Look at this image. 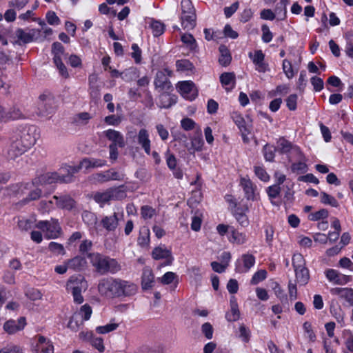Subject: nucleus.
Returning <instances> with one entry per match:
<instances>
[{
    "label": "nucleus",
    "instance_id": "f257e3e1",
    "mask_svg": "<svg viewBox=\"0 0 353 353\" xmlns=\"http://www.w3.org/2000/svg\"><path fill=\"white\" fill-rule=\"evenodd\" d=\"M137 290V285L134 283L112 277L101 279L98 284L99 293L110 299L130 296L134 295Z\"/></svg>",
    "mask_w": 353,
    "mask_h": 353
},
{
    "label": "nucleus",
    "instance_id": "f03ea898",
    "mask_svg": "<svg viewBox=\"0 0 353 353\" xmlns=\"http://www.w3.org/2000/svg\"><path fill=\"white\" fill-rule=\"evenodd\" d=\"M79 170V168L65 165L59 170V172H47L34 178L31 184L34 187H39L58 182L70 183L73 181L74 174Z\"/></svg>",
    "mask_w": 353,
    "mask_h": 353
},
{
    "label": "nucleus",
    "instance_id": "7ed1b4c3",
    "mask_svg": "<svg viewBox=\"0 0 353 353\" xmlns=\"http://www.w3.org/2000/svg\"><path fill=\"white\" fill-rule=\"evenodd\" d=\"M87 256L96 272L101 275L108 273L115 274L121 270V265L114 259L97 252L89 253Z\"/></svg>",
    "mask_w": 353,
    "mask_h": 353
},
{
    "label": "nucleus",
    "instance_id": "20e7f679",
    "mask_svg": "<svg viewBox=\"0 0 353 353\" xmlns=\"http://www.w3.org/2000/svg\"><path fill=\"white\" fill-rule=\"evenodd\" d=\"M88 288L87 281L81 276H72L66 283V290L71 292L75 303L81 304L84 299L81 294L82 291H85Z\"/></svg>",
    "mask_w": 353,
    "mask_h": 353
},
{
    "label": "nucleus",
    "instance_id": "39448f33",
    "mask_svg": "<svg viewBox=\"0 0 353 353\" xmlns=\"http://www.w3.org/2000/svg\"><path fill=\"white\" fill-rule=\"evenodd\" d=\"M36 227L45 232V237L48 239H57L63 234L61 227L57 219H51L50 221H40Z\"/></svg>",
    "mask_w": 353,
    "mask_h": 353
},
{
    "label": "nucleus",
    "instance_id": "423d86ee",
    "mask_svg": "<svg viewBox=\"0 0 353 353\" xmlns=\"http://www.w3.org/2000/svg\"><path fill=\"white\" fill-rule=\"evenodd\" d=\"M57 104L54 97L50 94H43L39 97L38 103L39 114L48 117L55 112Z\"/></svg>",
    "mask_w": 353,
    "mask_h": 353
},
{
    "label": "nucleus",
    "instance_id": "0eeeda50",
    "mask_svg": "<svg viewBox=\"0 0 353 353\" xmlns=\"http://www.w3.org/2000/svg\"><path fill=\"white\" fill-rule=\"evenodd\" d=\"M172 75V71L168 68L159 70L154 79V85L159 92L170 91L172 85L168 77Z\"/></svg>",
    "mask_w": 353,
    "mask_h": 353
},
{
    "label": "nucleus",
    "instance_id": "6e6552de",
    "mask_svg": "<svg viewBox=\"0 0 353 353\" xmlns=\"http://www.w3.org/2000/svg\"><path fill=\"white\" fill-rule=\"evenodd\" d=\"M52 53L54 55L53 61L57 69L59 70L60 75L64 78L69 77L68 72L65 65L62 62V57H65L66 54L64 52V48L63 46H53L52 48Z\"/></svg>",
    "mask_w": 353,
    "mask_h": 353
},
{
    "label": "nucleus",
    "instance_id": "1a4fd4ad",
    "mask_svg": "<svg viewBox=\"0 0 353 353\" xmlns=\"http://www.w3.org/2000/svg\"><path fill=\"white\" fill-rule=\"evenodd\" d=\"M36 128L34 126L26 127L21 130L14 132V134H18L19 140L23 143L27 149H29L34 145L37 141Z\"/></svg>",
    "mask_w": 353,
    "mask_h": 353
},
{
    "label": "nucleus",
    "instance_id": "9d476101",
    "mask_svg": "<svg viewBox=\"0 0 353 353\" xmlns=\"http://www.w3.org/2000/svg\"><path fill=\"white\" fill-rule=\"evenodd\" d=\"M27 148L19 140L18 134H13L10 137V144L8 150V157L10 159H15L27 151Z\"/></svg>",
    "mask_w": 353,
    "mask_h": 353
},
{
    "label": "nucleus",
    "instance_id": "9b49d317",
    "mask_svg": "<svg viewBox=\"0 0 353 353\" xmlns=\"http://www.w3.org/2000/svg\"><path fill=\"white\" fill-rule=\"evenodd\" d=\"M176 88L182 97L190 101L195 99L198 96V90L195 84L191 81L179 82Z\"/></svg>",
    "mask_w": 353,
    "mask_h": 353
},
{
    "label": "nucleus",
    "instance_id": "f8f14e48",
    "mask_svg": "<svg viewBox=\"0 0 353 353\" xmlns=\"http://www.w3.org/2000/svg\"><path fill=\"white\" fill-rule=\"evenodd\" d=\"M248 57L252 61L256 70L259 72L265 73L270 71L269 64L265 61V54L261 50L250 52Z\"/></svg>",
    "mask_w": 353,
    "mask_h": 353
},
{
    "label": "nucleus",
    "instance_id": "ddd939ff",
    "mask_svg": "<svg viewBox=\"0 0 353 353\" xmlns=\"http://www.w3.org/2000/svg\"><path fill=\"white\" fill-rule=\"evenodd\" d=\"M125 174L116 171L114 168L109 169L105 172L97 173L94 179L99 183H105L110 181H123Z\"/></svg>",
    "mask_w": 353,
    "mask_h": 353
},
{
    "label": "nucleus",
    "instance_id": "4468645a",
    "mask_svg": "<svg viewBox=\"0 0 353 353\" xmlns=\"http://www.w3.org/2000/svg\"><path fill=\"white\" fill-rule=\"evenodd\" d=\"M15 34L19 41L28 43L37 40L40 35V30L37 29L23 30L19 28L17 30Z\"/></svg>",
    "mask_w": 353,
    "mask_h": 353
},
{
    "label": "nucleus",
    "instance_id": "2eb2a0df",
    "mask_svg": "<svg viewBox=\"0 0 353 353\" xmlns=\"http://www.w3.org/2000/svg\"><path fill=\"white\" fill-rule=\"evenodd\" d=\"M152 256L154 260L165 259V265H171L174 261L171 250L167 249L165 245L154 248L152 252Z\"/></svg>",
    "mask_w": 353,
    "mask_h": 353
},
{
    "label": "nucleus",
    "instance_id": "dca6fc26",
    "mask_svg": "<svg viewBox=\"0 0 353 353\" xmlns=\"http://www.w3.org/2000/svg\"><path fill=\"white\" fill-rule=\"evenodd\" d=\"M26 325L25 317H20L17 321L10 319L3 324V330L8 334H14L23 330Z\"/></svg>",
    "mask_w": 353,
    "mask_h": 353
},
{
    "label": "nucleus",
    "instance_id": "f3484780",
    "mask_svg": "<svg viewBox=\"0 0 353 353\" xmlns=\"http://www.w3.org/2000/svg\"><path fill=\"white\" fill-rule=\"evenodd\" d=\"M325 274L329 281L336 285H344L350 281L348 276L342 274L334 269H328Z\"/></svg>",
    "mask_w": 353,
    "mask_h": 353
},
{
    "label": "nucleus",
    "instance_id": "a211bd4d",
    "mask_svg": "<svg viewBox=\"0 0 353 353\" xmlns=\"http://www.w3.org/2000/svg\"><path fill=\"white\" fill-rule=\"evenodd\" d=\"M161 92L159 97V103L158 104L160 108L168 109L176 103L177 97L176 95L170 94L169 91Z\"/></svg>",
    "mask_w": 353,
    "mask_h": 353
},
{
    "label": "nucleus",
    "instance_id": "6ab92c4d",
    "mask_svg": "<svg viewBox=\"0 0 353 353\" xmlns=\"http://www.w3.org/2000/svg\"><path fill=\"white\" fill-rule=\"evenodd\" d=\"M69 266V269L76 272L83 270L87 266V261L84 256L77 255L74 257L65 261Z\"/></svg>",
    "mask_w": 353,
    "mask_h": 353
},
{
    "label": "nucleus",
    "instance_id": "aec40b11",
    "mask_svg": "<svg viewBox=\"0 0 353 353\" xmlns=\"http://www.w3.org/2000/svg\"><path fill=\"white\" fill-rule=\"evenodd\" d=\"M137 142L143 149L145 152L150 155L151 154V141L149 138V134L146 129L142 128L137 134Z\"/></svg>",
    "mask_w": 353,
    "mask_h": 353
},
{
    "label": "nucleus",
    "instance_id": "412c9836",
    "mask_svg": "<svg viewBox=\"0 0 353 353\" xmlns=\"http://www.w3.org/2000/svg\"><path fill=\"white\" fill-rule=\"evenodd\" d=\"M106 138L112 141L111 144H114L115 146L123 148L125 146V141L123 135L119 131L109 129L104 132Z\"/></svg>",
    "mask_w": 353,
    "mask_h": 353
},
{
    "label": "nucleus",
    "instance_id": "4be33fe9",
    "mask_svg": "<svg viewBox=\"0 0 353 353\" xmlns=\"http://www.w3.org/2000/svg\"><path fill=\"white\" fill-rule=\"evenodd\" d=\"M278 147L279 152L282 154H288L291 150H294L299 155H301V158H304L303 154L300 151L299 147L293 145L291 142L285 139V138H281L278 141Z\"/></svg>",
    "mask_w": 353,
    "mask_h": 353
},
{
    "label": "nucleus",
    "instance_id": "5701e85b",
    "mask_svg": "<svg viewBox=\"0 0 353 353\" xmlns=\"http://www.w3.org/2000/svg\"><path fill=\"white\" fill-rule=\"evenodd\" d=\"M240 185L242 187L245 196L248 200H254L255 197L256 186L250 179L241 178Z\"/></svg>",
    "mask_w": 353,
    "mask_h": 353
},
{
    "label": "nucleus",
    "instance_id": "b1692460",
    "mask_svg": "<svg viewBox=\"0 0 353 353\" xmlns=\"http://www.w3.org/2000/svg\"><path fill=\"white\" fill-rule=\"evenodd\" d=\"M106 165V161L101 159L85 158L81 162L79 166L77 168H85L86 170L90 168H100ZM76 168L75 166H74Z\"/></svg>",
    "mask_w": 353,
    "mask_h": 353
},
{
    "label": "nucleus",
    "instance_id": "393cba45",
    "mask_svg": "<svg viewBox=\"0 0 353 353\" xmlns=\"http://www.w3.org/2000/svg\"><path fill=\"white\" fill-rule=\"evenodd\" d=\"M101 225L108 232L114 231L119 225V219L117 213L104 216L101 221Z\"/></svg>",
    "mask_w": 353,
    "mask_h": 353
},
{
    "label": "nucleus",
    "instance_id": "a878e982",
    "mask_svg": "<svg viewBox=\"0 0 353 353\" xmlns=\"http://www.w3.org/2000/svg\"><path fill=\"white\" fill-rule=\"evenodd\" d=\"M332 294L338 295L340 298L345 300L350 305L353 306V289L335 288L330 290Z\"/></svg>",
    "mask_w": 353,
    "mask_h": 353
},
{
    "label": "nucleus",
    "instance_id": "bb28decb",
    "mask_svg": "<svg viewBox=\"0 0 353 353\" xmlns=\"http://www.w3.org/2000/svg\"><path fill=\"white\" fill-rule=\"evenodd\" d=\"M53 199L56 200V205L58 208L65 210H71L74 206V199L69 195H61L53 196Z\"/></svg>",
    "mask_w": 353,
    "mask_h": 353
},
{
    "label": "nucleus",
    "instance_id": "cd10ccee",
    "mask_svg": "<svg viewBox=\"0 0 353 353\" xmlns=\"http://www.w3.org/2000/svg\"><path fill=\"white\" fill-rule=\"evenodd\" d=\"M243 266L236 265V272L239 273H244L249 271V270L255 264V257L251 254H244L241 256Z\"/></svg>",
    "mask_w": 353,
    "mask_h": 353
},
{
    "label": "nucleus",
    "instance_id": "c85d7f7f",
    "mask_svg": "<svg viewBox=\"0 0 353 353\" xmlns=\"http://www.w3.org/2000/svg\"><path fill=\"white\" fill-rule=\"evenodd\" d=\"M154 283V276L153 272L150 268H144L141 278V286L143 290H147L151 289Z\"/></svg>",
    "mask_w": 353,
    "mask_h": 353
},
{
    "label": "nucleus",
    "instance_id": "c756f323",
    "mask_svg": "<svg viewBox=\"0 0 353 353\" xmlns=\"http://www.w3.org/2000/svg\"><path fill=\"white\" fill-rule=\"evenodd\" d=\"M290 0H280L276 5L274 13L278 21H283L287 17V6L289 4Z\"/></svg>",
    "mask_w": 353,
    "mask_h": 353
},
{
    "label": "nucleus",
    "instance_id": "7c9ffc66",
    "mask_svg": "<svg viewBox=\"0 0 353 353\" xmlns=\"http://www.w3.org/2000/svg\"><path fill=\"white\" fill-rule=\"evenodd\" d=\"M37 353H53V345L47 339L39 336L37 344Z\"/></svg>",
    "mask_w": 353,
    "mask_h": 353
},
{
    "label": "nucleus",
    "instance_id": "2f4dec72",
    "mask_svg": "<svg viewBox=\"0 0 353 353\" xmlns=\"http://www.w3.org/2000/svg\"><path fill=\"white\" fill-rule=\"evenodd\" d=\"M220 81L228 91L233 89L235 85V74L233 72H224L220 76Z\"/></svg>",
    "mask_w": 353,
    "mask_h": 353
},
{
    "label": "nucleus",
    "instance_id": "473e14b6",
    "mask_svg": "<svg viewBox=\"0 0 353 353\" xmlns=\"http://www.w3.org/2000/svg\"><path fill=\"white\" fill-rule=\"evenodd\" d=\"M196 14L191 12L190 14H181V25L184 29L192 30L196 26Z\"/></svg>",
    "mask_w": 353,
    "mask_h": 353
},
{
    "label": "nucleus",
    "instance_id": "72a5a7b5",
    "mask_svg": "<svg viewBox=\"0 0 353 353\" xmlns=\"http://www.w3.org/2000/svg\"><path fill=\"white\" fill-rule=\"evenodd\" d=\"M296 279L301 285H306L310 279V273L308 269L305 266L301 268L294 269Z\"/></svg>",
    "mask_w": 353,
    "mask_h": 353
},
{
    "label": "nucleus",
    "instance_id": "f704fd0d",
    "mask_svg": "<svg viewBox=\"0 0 353 353\" xmlns=\"http://www.w3.org/2000/svg\"><path fill=\"white\" fill-rule=\"evenodd\" d=\"M91 198H92L96 203L100 204L101 206H103L105 203L110 201L109 188L103 192H93L91 195Z\"/></svg>",
    "mask_w": 353,
    "mask_h": 353
},
{
    "label": "nucleus",
    "instance_id": "c9c22d12",
    "mask_svg": "<svg viewBox=\"0 0 353 353\" xmlns=\"http://www.w3.org/2000/svg\"><path fill=\"white\" fill-rule=\"evenodd\" d=\"M219 52V63L223 66L228 65L232 61V56L229 49L226 46H220Z\"/></svg>",
    "mask_w": 353,
    "mask_h": 353
},
{
    "label": "nucleus",
    "instance_id": "e433bc0d",
    "mask_svg": "<svg viewBox=\"0 0 353 353\" xmlns=\"http://www.w3.org/2000/svg\"><path fill=\"white\" fill-rule=\"evenodd\" d=\"M150 230L148 227H143L137 239L138 244L141 247H146L150 243Z\"/></svg>",
    "mask_w": 353,
    "mask_h": 353
},
{
    "label": "nucleus",
    "instance_id": "4c0bfd02",
    "mask_svg": "<svg viewBox=\"0 0 353 353\" xmlns=\"http://www.w3.org/2000/svg\"><path fill=\"white\" fill-rule=\"evenodd\" d=\"M232 119L241 133H243V135H245V132H250L249 128L245 125V119L240 114L236 112L233 113Z\"/></svg>",
    "mask_w": 353,
    "mask_h": 353
},
{
    "label": "nucleus",
    "instance_id": "58836bf2",
    "mask_svg": "<svg viewBox=\"0 0 353 353\" xmlns=\"http://www.w3.org/2000/svg\"><path fill=\"white\" fill-rule=\"evenodd\" d=\"M231 237L230 241L232 243H236L239 245L243 244L247 241V236L245 233L239 232L237 230H234L232 228L231 230Z\"/></svg>",
    "mask_w": 353,
    "mask_h": 353
},
{
    "label": "nucleus",
    "instance_id": "ea45409f",
    "mask_svg": "<svg viewBox=\"0 0 353 353\" xmlns=\"http://www.w3.org/2000/svg\"><path fill=\"white\" fill-rule=\"evenodd\" d=\"M150 28L152 29L154 37H159L165 31V25L162 22L154 19H152L150 23Z\"/></svg>",
    "mask_w": 353,
    "mask_h": 353
},
{
    "label": "nucleus",
    "instance_id": "a19ab883",
    "mask_svg": "<svg viewBox=\"0 0 353 353\" xmlns=\"http://www.w3.org/2000/svg\"><path fill=\"white\" fill-rule=\"evenodd\" d=\"M137 70L134 68H131L128 70H126L125 72L120 73L117 70H112L111 71L112 77H118L121 76L122 79H123L125 81H128L129 79L128 78V76H131L133 74L134 77H137Z\"/></svg>",
    "mask_w": 353,
    "mask_h": 353
},
{
    "label": "nucleus",
    "instance_id": "79ce46f5",
    "mask_svg": "<svg viewBox=\"0 0 353 353\" xmlns=\"http://www.w3.org/2000/svg\"><path fill=\"white\" fill-rule=\"evenodd\" d=\"M41 195L42 190L40 188H37L34 190L30 191L27 196L21 201V203L23 204H27L30 201H37L41 197Z\"/></svg>",
    "mask_w": 353,
    "mask_h": 353
},
{
    "label": "nucleus",
    "instance_id": "37998d69",
    "mask_svg": "<svg viewBox=\"0 0 353 353\" xmlns=\"http://www.w3.org/2000/svg\"><path fill=\"white\" fill-rule=\"evenodd\" d=\"M234 216L242 227H247L249 225L248 218L241 209L237 208L234 212Z\"/></svg>",
    "mask_w": 353,
    "mask_h": 353
},
{
    "label": "nucleus",
    "instance_id": "c03bdc74",
    "mask_svg": "<svg viewBox=\"0 0 353 353\" xmlns=\"http://www.w3.org/2000/svg\"><path fill=\"white\" fill-rule=\"evenodd\" d=\"M123 188V185L117 187V188H110L109 193L110 194V201L111 200H119L122 199L125 196V192L121 190Z\"/></svg>",
    "mask_w": 353,
    "mask_h": 353
},
{
    "label": "nucleus",
    "instance_id": "a18cd8bd",
    "mask_svg": "<svg viewBox=\"0 0 353 353\" xmlns=\"http://www.w3.org/2000/svg\"><path fill=\"white\" fill-rule=\"evenodd\" d=\"M299 156V161L297 163H294L291 165L292 171L295 172H300L301 173H305L307 170V165L305 163V158H301V155Z\"/></svg>",
    "mask_w": 353,
    "mask_h": 353
},
{
    "label": "nucleus",
    "instance_id": "49530a36",
    "mask_svg": "<svg viewBox=\"0 0 353 353\" xmlns=\"http://www.w3.org/2000/svg\"><path fill=\"white\" fill-rule=\"evenodd\" d=\"M281 191V187H279V185L275 184L270 185L267 188L266 192L272 204H274V202L272 200L280 196Z\"/></svg>",
    "mask_w": 353,
    "mask_h": 353
},
{
    "label": "nucleus",
    "instance_id": "de8ad7c7",
    "mask_svg": "<svg viewBox=\"0 0 353 353\" xmlns=\"http://www.w3.org/2000/svg\"><path fill=\"white\" fill-rule=\"evenodd\" d=\"M321 202L325 205H330L335 208L339 206L336 199L325 192L321 193Z\"/></svg>",
    "mask_w": 353,
    "mask_h": 353
},
{
    "label": "nucleus",
    "instance_id": "09e8293b",
    "mask_svg": "<svg viewBox=\"0 0 353 353\" xmlns=\"http://www.w3.org/2000/svg\"><path fill=\"white\" fill-rule=\"evenodd\" d=\"M158 280H159L163 285H169L174 281L177 283L178 276L174 272H168L161 278H158Z\"/></svg>",
    "mask_w": 353,
    "mask_h": 353
},
{
    "label": "nucleus",
    "instance_id": "8fccbe9b",
    "mask_svg": "<svg viewBox=\"0 0 353 353\" xmlns=\"http://www.w3.org/2000/svg\"><path fill=\"white\" fill-rule=\"evenodd\" d=\"M176 67L178 71L185 72L193 69V64L187 59L178 60L176 62Z\"/></svg>",
    "mask_w": 353,
    "mask_h": 353
},
{
    "label": "nucleus",
    "instance_id": "3c124183",
    "mask_svg": "<svg viewBox=\"0 0 353 353\" xmlns=\"http://www.w3.org/2000/svg\"><path fill=\"white\" fill-rule=\"evenodd\" d=\"M192 147L194 150L200 151L204 144L201 133L195 134L191 139Z\"/></svg>",
    "mask_w": 353,
    "mask_h": 353
},
{
    "label": "nucleus",
    "instance_id": "603ef678",
    "mask_svg": "<svg viewBox=\"0 0 353 353\" xmlns=\"http://www.w3.org/2000/svg\"><path fill=\"white\" fill-rule=\"evenodd\" d=\"M267 271L265 270H260L255 272L252 276V278L250 281V283L252 285H256L259 283L265 280L267 277Z\"/></svg>",
    "mask_w": 353,
    "mask_h": 353
},
{
    "label": "nucleus",
    "instance_id": "864d4df0",
    "mask_svg": "<svg viewBox=\"0 0 353 353\" xmlns=\"http://www.w3.org/2000/svg\"><path fill=\"white\" fill-rule=\"evenodd\" d=\"M240 317L239 306L230 307V311L225 314L226 319L230 322L236 321Z\"/></svg>",
    "mask_w": 353,
    "mask_h": 353
},
{
    "label": "nucleus",
    "instance_id": "5fc2aeb1",
    "mask_svg": "<svg viewBox=\"0 0 353 353\" xmlns=\"http://www.w3.org/2000/svg\"><path fill=\"white\" fill-rule=\"evenodd\" d=\"M282 68H283V72L285 73V76L289 79L294 77V72L293 70L292 65V63L289 60L284 59L283 61Z\"/></svg>",
    "mask_w": 353,
    "mask_h": 353
},
{
    "label": "nucleus",
    "instance_id": "6e6d98bb",
    "mask_svg": "<svg viewBox=\"0 0 353 353\" xmlns=\"http://www.w3.org/2000/svg\"><path fill=\"white\" fill-rule=\"evenodd\" d=\"M82 219L88 225H93L97 223V216L89 211H84L82 213Z\"/></svg>",
    "mask_w": 353,
    "mask_h": 353
},
{
    "label": "nucleus",
    "instance_id": "4d7b16f0",
    "mask_svg": "<svg viewBox=\"0 0 353 353\" xmlns=\"http://www.w3.org/2000/svg\"><path fill=\"white\" fill-rule=\"evenodd\" d=\"M156 210L149 205H143L141 208V215L145 220L150 219L155 214Z\"/></svg>",
    "mask_w": 353,
    "mask_h": 353
},
{
    "label": "nucleus",
    "instance_id": "13d9d810",
    "mask_svg": "<svg viewBox=\"0 0 353 353\" xmlns=\"http://www.w3.org/2000/svg\"><path fill=\"white\" fill-rule=\"evenodd\" d=\"M254 171L256 176L264 182H267L270 180V176L267 173L266 170L263 167L261 166H254Z\"/></svg>",
    "mask_w": 353,
    "mask_h": 353
},
{
    "label": "nucleus",
    "instance_id": "bf43d9fd",
    "mask_svg": "<svg viewBox=\"0 0 353 353\" xmlns=\"http://www.w3.org/2000/svg\"><path fill=\"white\" fill-rule=\"evenodd\" d=\"M330 312L333 316L336 319L338 323H343L344 321V312L342 311L339 306H331Z\"/></svg>",
    "mask_w": 353,
    "mask_h": 353
},
{
    "label": "nucleus",
    "instance_id": "052dcab7",
    "mask_svg": "<svg viewBox=\"0 0 353 353\" xmlns=\"http://www.w3.org/2000/svg\"><path fill=\"white\" fill-rule=\"evenodd\" d=\"M118 327V323H110L105 325L97 327L96 331L99 334H106L115 330Z\"/></svg>",
    "mask_w": 353,
    "mask_h": 353
},
{
    "label": "nucleus",
    "instance_id": "680f3d73",
    "mask_svg": "<svg viewBox=\"0 0 353 353\" xmlns=\"http://www.w3.org/2000/svg\"><path fill=\"white\" fill-rule=\"evenodd\" d=\"M48 249L50 252L57 254L64 255L65 254L63 245L57 242H50L48 245Z\"/></svg>",
    "mask_w": 353,
    "mask_h": 353
},
{
    "label": "nucleus",
    "instance_id": "e2e57ef3",
    "mask_svg": "<svg viewBox=\"0 0 353 353\" xmlns=\"http://www.w3.org/2000/svg\"><path fill=\"white\" fill-rule=\"evenodd\" d=\"M292 265L294 269L305 266V261L301 254H294L292 256Z\"/></svg>",
    "mask_w": 353,
    "mask_h": 353
},
{
    "label": "nucleus",
    "instance_id": "0e129e2a",
    "mask_svg": "<svg viewBox=\"0 0 353 353\" xmlns=\"http://www.w3.org/2000/svg\"><path fill=\"white\" fill-rule=\"evenodd\" d=\"M47 22L51 26H58L61 23V20L54 11H48L46 14Z\"/></svg>",
    "mask_w": 353,
    "mask_h": 353
},
{
    "label": "nucleus",
    "instance_id": "69168bd1",
    "mask_svg": "<svg viewBox=\"0 0 353 353\" xmlns=\"http://www.w3.org/2000/svg\"><path fill=\"white\" fill-rule=\"evenodd\" d=\"M328 216V211L326 209H321L309 215V219L311 221H319L325 219Z\"/></svg>",
    "mask_w": 353,
    "mask_h": 353
},
{
    "label": "nucleus",
    "instance_id": "338daca9",
    "mask_svg": "<svg viewBox=\"0 0 353 353\" xmlns=\"http://www.w3.org/2000/svg\"><path fill=\"white\" fill-rule=\"evenodd\" d=\"M90 98L97 102L101 98V88L99 85L90 86L88 88Z\"/></svg>",
    "mask_w": 353,
    "mask_h": 353
},
{
    "label": "nucleus",
    "instance_id": "774afa93",
    "mask_svg": "<svg viewBox=\"0 0 353 353\" xmlns=\"http://www.w3.org/2000/svg\"><path fill=\"white\" fill-rule=\"evenodd\" d=\"M345 345L346 348L352 353H353V333L350 330H346L344 332Z\"/></svg>",
    "mask_w": 353,
    "mask_h": 353
}]
</instances>
